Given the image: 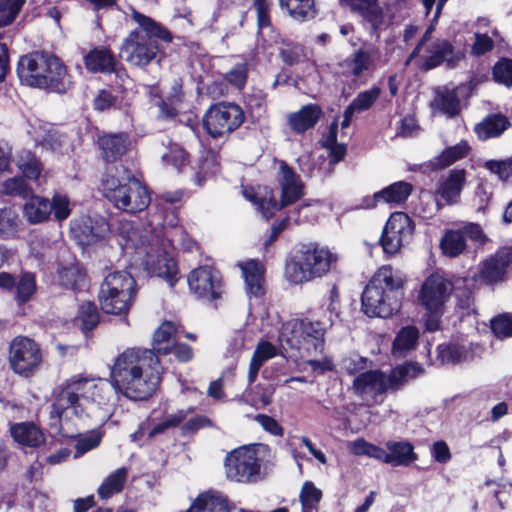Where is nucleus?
Segmentation results:
<instances>
[{"mask_svg": "<svg viewBox=\"0 0 512 512\" xmlns=\"http://www.w3.org/2000/svg\"><path fill=\"white\" fill-rule=\"evenodd\" d=\"M175 325L164 321L154 332L152 348H126L113 362L110 384L117 394L133 402L150 400L157 392L163 367L160 356L172 352Z\"/></svg>", "mask_w": 512, "mask_h": 512, "instance_id": "nucleus-1", "label": "nucleus"}, {"mask_svg": "<svg viewBox=\"0 0 512 512\" xmlns=\"http://www.w3.org/2000/svg\"><path fill=\"white\" fill-rule=\"evenodd\" d=\"M407 282V275L399 269L380 266L362 292L361 310L368 317H392L402 307Z\"/></svg>", "mask_w": 512, "mask_h": 512, "instance_id": "nucleus-2", "label": "nucleus"}, {"mask_svg": "<svg viewBox=\"0 0 512 512\" xmlns=\"http://www.w3.org/2000/svg\"><path fill=\"white\" fill-rule=\"evenodd\" d=\"M16 74L20 84L30 88L59 94L68 89L66 65L57 55L46 50H34L21 55Z\"/></svg>", "mask_w": 512, "mask_h": 512, "instance_id": "nucleus-3", "label": "nucleus"}, {"mask_svg": "<svg viewBox=\"0 0 512 512\" xmlns=\"http://www.w3.org/2000/svg\"><path fill=\"white\" fill-rule=\"evenodd\" d=\"M337 262V256L317 243L301 244L285 259L284 277L294 285L322 278Z\"/></svg>", "mask_w": 512, "mask_h": 512, "instance_id": "nucleus-4", "label": "nucleus"}, {"mask_svg": "<svg viewBox=\"0 0 512 512\" xmlns=\"http://www.w3.org/2000/svg\"><path fill=\"white\" fill-rule=\"evenodd\" d=\"M104 196L118 209L130 214L146 210L151 203L149 187L128 168L123 176L107 174L102 179Z\"/></svg>", "mask_w": 512, "mask_h": 512, "instance_id": "nucleus-5", "label": "nucleus"}, {"mask_svg": "<svg viewBox=\"0 0 512 512\" xmlns=\"http://www.w3.org/2000/svg\"><path fill=\"white\" fill-rule=\"evenodd\" d=\"M268 445L257 443L239 446L228 452L224 459V468L229 480H253L261 475L268 476L274 467L270 460L264 461L265 456H270Z\"/></svg>", "mask_w": 512, "mask_h": 512, "instance_id": "nucleus-6", "label": "nucleus"}, {"mask_svg": "<svg viewBox=\"0 0 512 512\" xmlns=\"http://www.w3.org/2000/svg\"><path fill=\"white\" fill-rule=\"evenodd\" d=\"M137 295V282L127 271H114L103 280L98 302L105 314L127 316Z\"/></svg>", "mask_w": 512, "mask_h": 512, "instance_id": "nucleus-7", "label": "nucleus"}, {"mask_svg": "<svg viewBox=\"0 0 512 512\" xmlns=\"http://www.w3.org/2000/svg\"><path fill=\"white\" fill-rule=\"evenodd\" d=\"M90 387L94 390L99 389L97 384L91 385L87 377L73 375L53 389L48 422L51 429L57 432L62 430V419L68 410H71L75 416L79 415L80 400L85 397Z\"/></svg>", "mask_w": 512, "mask_h": 512, "instance_id": "nucleus-8", "label": "nucleus"}, {"mask_svg": "<svg viewBox=\"0 0 512 512\" xmlns=\"http://www.w3.org/2000/svg\"><path fill=\"white\" fill-rule=\"evenodd\" d=\"M9 369L20 378L29 380L37 375L45 362L44 349L38 341L26 335H17L8 345Z\"/></svg>", "mask_w": 512, "mask_h": 512, "instance_id": "nucleus-9", "label": "nucleus"}, {"mask_svg": "<svg viewBox=\"0 0 512 512\" xmlns=\"http://www.w3.org/2000/svg\"><path fill=\"white\" fill-rule=\"evenodd\" d=\"M326 325L311 317L294 318L283 325L282 337L287 345L308 354L321 353L324 349Z\"/></svg>", "mask_w": 512, "mask_h": 512, "instance_id": "nucleus-10", "label": "nucleus"}, {"mask_svg": "<svg viewBox=\"0 0 512 512\" xmlns=\"http://www.w3.org/2000/svg\"><path fill=\"white\" fill-rule=\"evenodd\" d=\"M244 109L235 102L220 101L212 104L202 117V126L214 139L236 131L245 122Z\"/></svg>", "mask_w": 512, "mask_h": 512, "instance_id": "nucleus-11", "label": "nucleus"}, {"mask_svg": "<svg viewBox=\"0 0 512 512\" xmlns=\"http://www.w3.org/2000/svg\"><path fill=\"white\" fill-rule=\"evenodd\" d=\"M414 230L415 224L407 213H391L377 242L381 246L385 257L391 258L398 254L403 242L413 235Z\"/></svg>", "mask_w": 512, "mask_h": 512, "instance_id": "nucleus-12", "label": "nucleus"}, {"mask_svg": "<svg viewBox=\"0 0 512 512\" xmlns=\"http://www.w3.org/2000/svg\"><path fill=\"white\" fill-rule=\"evenodd\" d=\"M453 291V283L433 272L422 282L417 295V304L426 312L443 314L445 303Z\"/></svg>", "mask_w": 512, "mask_h": 512, "instance_id": "nucleus-13", "label": "nucleus"}, {"mask_svg": "<svg viewBox=\"0 0 512 512\" xmlns=\"http://www.w3.org/2000/svg\"><path fill=\"white\" fill-rule=\"evenodd\" d=\"M190 292L197 298L210 302L222 297L224 283L220 272L210 265H201L187 275Z\"/></svg>", "mask_w": 512, "mask_h": 512, "instance_id": "nucleus-14", "label": "nucleus"}, {"mask_svg": "<svg viewBox=\"0 0 512 512\" xmlns=\"http://www.w3.org/2000/svg\"><path fill=\"white\" fill-rule=\"evenodd\" d=\"M279 171L281 174V178L278 181L281 187L280 200L277 201L272 189L268 190L270 194V209L272 210L273 217L276 212L295 204L304 195V184L300 176L286 161L281 160L279 162Z\"/></svg>", "mask_w": 512, "mask_h": 512, "instance_id": "nucleus-15", "label": "nucleus"}, {"mask_svg": "<svg viewBox=\"0 0 512 512\" xmlns=\"http://www.w3.org/2000/svg\"><path fill=\"white\" fill-rule=\"evenodd\" d=\"M160 52V45L154 44L149 37L133 30L123 40L119 56L131 65L144 67L151 63Z\"/></svg>", "mask_w": 512, "mask_h": 512, "instance_id": "nucleus-16", "label": "nucleus"}, {"mask_svg": "<svg viewBox=\"0 0 512 512\" xmlns=\"http://www.w3.org/2000/svg\"><path fill=\"white\" fill-rule=\"evenodd\" d=\"M96 145L101 160L106 164H114L122 160L131 147V137L127 132L98 134Z\"/></svg>", "mask_w": 512, "mask_h": 512, "instance_id": "nucleus-17", "label": "nucleus"}, {"mask_svg": "<svg viewBox=\"0 0 512 512\" xmlns=\"http://www.w3.org/2000/svg\"><path fill=\"white\" fill-rule=\"evenodd\" d=\"M428 52L429 55L424 58L420 66L423 71L432 70L444 63L448 69H453L464 58V54L459 50L456 51L448 39L435 40Z\"/></svg>", "mask_w": 512, "mask_h": 512, "instance_id": "nucleus-18", "label": "nucleus"}, {"mask_svg": "<svg viewBox=\"0 0 512 512\" xmlns=\"http://www.w3.org/2000/svg\"><path fill=\"white\" fill-rule=\"evenodd\" d=\"M144 264L148 274L163 279L170 288H174L181 279L177 261L166 251L147 254Z\"/></svg>", "mask_w": 512, "mask_h": 512, "instance_id": "nucleus-19", "label": "nucleus"}, {"mask_svg": "<svg viewBox=\"0 0 512 512\" xmlns=\"http://www.w3.org/2000/svg\"><path fill=\"white\" fill-rule=\"evenodd\" d=\"M509 262L504 253H496L482 260L479 263L478 272L472 277L476 278V282L486 286H494L502 283L507 279V268Z\"/></svg>", "mask_w": 512, "mask_h": 512, "instance_id": "nucleus-20", "label": "nucleus"}, {"mask_svg": "<svg viewBox=\"0 0 512 512\" xmlns=\"http://www.w3.org/2000/svg\"><path fill=\"white\" fill-rule=\"evenodd\" d=\"M385 373L380 369H371L358 374L353 382L352 389L355 395L364 397L371 395L373 400L387 392L384 382Z\"/></svg>", "mask_w": 512, "mask_h": 512, "instance_id": "nucleus-21", "label": "nucleus"}, {"mask_svg": "<svg viewBox=\"0 0 512 512\" xmlns=\"http://www.w3.org/2000/svg\"><path fill=\"white\" fill-rule=\"evenodd\" d=\"M83 63L89 73L112 74L115 71L116 55L109 46L98 45L84 55Z\"/></svg>", "mask_w": 512, "mask_h": 512, "instance_id": "nucleus-22", "label": "nucleus"}, {"mask_svg": "<svg viewBox=\"0 0 512 512\" xmlns=\"http://www.w3.org/2000/svg\"><path fill=\"white\" fill-rule=\"evenodd\" d=\"M478 288L479 284L472 276L457 278L453 284L456 307L464 311L462 317L478 314L475 307V292Z\"/></svg>", "mask_w": 512, "mask_h": 512, "instance_id": "nucleus-23", "label": "nucleus"}, {"mask_svg": "<svg viewBox=\"0 0 512 512\" xmlns=\"http://www.w3.org/2000/svg\"><path fill=\"white\" fill-rule=\"evenodd\" d=\"M58 285L73 293L84 290L88 282L87 271L79 262L60 265L56 271Z\"/></svg>", "mask_w": 512, "mask_h": 512, "instance_id": "nucleus-24", "label": "nucleus"}, {"mask_svg": "<svg viewBox=\"0 0 512 512\" xmlns=\"http://www.w3.org/2000/svg\"><path fill=\"white\" fill-rule=\"evenodd\" d=\"M466 183V170L453 169L448 176L438 183L436 195L447 205L459 202L461 192Z\"/></svg>", "mask_w": 512, "mask_h": 512, "instance_id": "nucleus-25", "label": "nucleus"}, {"mask_svg": "<svg viewBox=\"0 0 512 512\" xmlns=\"http://www.w3.org/2000/svg\"><path fill=\"white\" fill-rule=\"evenodd\" d=\"M9 430L13 440L22 447L39 448L45 444V434L34 422L13 423Z\"/></svg>", "mask_w": 512, "mask_h": 512, "instance_id": "nucleus-26", "label": "nucleus"}, {"mask_svg": "<svg viewBox=\"0 0 512 512\" xmlns=\"http://www.w3.org/2000/svg\"><path fill=\"white\" fill-rule=\"evenodd\" d=\"M322 115L323 111L318 104L309 103L289 114L288 125L294 133L304 134L315 127Z\"/></svg>", "mask_w": 512, "mask_h": 512, "instance_id": "nucleus-27", "label": "nucleus"}, {"mask_svg": "<svg viewBox=\"0 0 512 512\" xmlns=\"http://www.w3.org/2000/svg\"><path fill=\"white\" fill-rule=\"evenodd\" d=\"M354 13L361 16L371 26V34H377L384 22L383 10L379 0H345Z\"/></svg>", "mask_w": 512, "mask_h": 512, "instance_id": "nucleus-28", "label": "nucleus"}, {"mask_svg": "<svg viewBox=\"0 0 512 512\" xmlns=\"http://www.w3.org/2000/svg\"><path fill=\"white\" fill-rule=\"evenodd\" d=\"M511 126L509 118L501 113H489L474 127V133L481 141L500 137Z\"/></svg>", "mask_w": 512, "mask_h": 512, "instance_id": "nucleus-29", "label": "nucleus"}, {"mask_svg": "<svg viewBox=\"0 0 512 512\" xmlns=\"http://www.w3.org/2000/svg\"><path fill=\"white\" fill-rule=\"evenodd\" d=\"M246 293L249 297L262 298L265 295V268L258 260H249L241 265Z\"/></svg>", "mask_w": 512, "mask_h": 512, "instance_id": "nucleus-30", "label": "nucleus"}, {"mask_svg": "<svg viewBox=\"0 0 512 512\" xmlns=\"http://www.w3.org/2000/svg\"><path fill=\"white\" fill-rule=\"evenodd\" d=\"M71 231L81 246H90L104 239L107 224L104 222L99 224L88 217L76 223Z\"/></svg>", "mask_w": 512, "mask_h": 512, "instance_id": "nucleus-31", "label": "nucleus"}, {"mask_svg": "<svg viewBox=\"0 0 512 512\" xmlns=\"http://www.w3.org/2000/svg\"><path fill=\"white\" fill-rule=\"evenodd\" d=\"M436 358L441 365H456L473 357L471 344L458 341L441 343L436 347Z\"/></svg>", "mask_w": 512, "mask_h": 512, "instance_id": "nucleus-32", "label": "nucleus"}, {"mask_svg": "<svg viewBox=\"0 0 512 512\" xmlns=\"http://www.w3.org/2000/svg\"><path fill=\"white\" fill-rule=\"evenodd\" d=\"M478 83L475 77H471L466 83L443 93L440 97L441 110L450 117L457 116L461 110L459 96H470Z\"/></svg>", "mask_w": 512, "mask_h": 512, "instance_id": "nucleus-33", "label": "nucleus"}, {"mask_svg": "<svg viewBox=\"0 0 512 512\" xmlns=\"http://www.w3.org/2000/svg\"><path fill=\"white\" fill-rule=\"evenodd\" d=\"M131 16L132 19L138 23L140 28L143 30L142 36L149 37V40H151L154 44H159V40L165 43H169L173 40L171 32L151 17L146 16L136 10L132 11Z\"/></svg>", "mask_w": 512, "mask_h": 512, "instance_id": "nucleus-34", "label": "nucleus"}, {"mask_svg": "<svg viewBox=\"0 0 512 512\" xmlns=\"http://www.w3.org/2000/svg\"><path fill=\"white\" fill-rule=\"evenodd\" d=\"M186 512H230L228 500L220 492L201 493Z\"/></svg>", "mask_w": 512, "mask_h": 512, "instance_id": "nucleus-35", "label": "nucleus"}, {"mask_svg": "<svg viewBox=\"0 0 512 512\" xmlns=\"http://www.w3.org/2000/svg\"><path fill=\"white\" fill-rule=\"evenodd\" d=\"M471 147L466 140H461L453 146L446 147L440 154L429 161V166L434 171L445 169L455 162L468 156Z\"/></svg>", "mask_w": 512, "mask_h": 512, "instance_id": "nucleus-36", "label": "nucleus"}, {"mask_svg": "<svg viewBox=\"0 0 512 512\" xmlns=\"http://www.w3.org/2000/svg\"><path fill=\"white\" fill-rule=\"evenodd\" d=\"M424 372L422 366L417 362L407 361L392 368L389 375H385L384 382L389 389L397 390L403 386L407 379H414Z\"/></svg>", "mask_w": 512, "mask_h": 512, "instance_id": "nucleus-37", "label": "nucleus"}, {"mask_svg": "<svg viewBox=\"0 0 512 512\" xmlns=\"http://www.w3.org/2000/svg\"><path fill=\"white\" fill-rule=\"evenodd\" d=\"M100 323V313L98 307L93 301H83L77 311L75 324L84 334L85 338H91L93 330Z\"/></svg>", "mask_w": 512, "mask_h": 512, "instance_id": "nucleus-38", "label": "nucleus"}, {"mask_svg": "<svg viewBox=\"0 0 512 512\" xmlns=\"http://www.w3.org/2000/svg\"><path fill=\"white\" fill-rule=\"evenodd\" d=\"M379 50L373 44L363 43L361 47L355 50L351 55L352 77L359 78L365 72L373 68L374 60L378 56Z\"/></svg>", "mask_w": 512, "mask_h": 512, "instance_id": "nucleus-39", "label": "nucleus"}, {"mask_svg": "<svg viewBox=\"0 0 512 512\" xmlns=\"http://www.w3.org/2000/svg\"><path fill=\"white\" fill-rule=\"evenodd\" d=\"M27 199L28 201L23 206V213L27 221L31 224L47 221L51 215L50 200L34 193Z\"/></svg>", "mask_w": 512, "mask_h": 512, "instance_id": "nucleus-40", "label": "nucleus"}, {"mask_svg": "<svg viewBox=\"0 0 512 512\" xmlns=\"http://www.w3.org/2000/svg\"><path fill=\"white\" fill-rule=\"evenodd\" d=\"M418 340L419 330L415 326L402 327L393 340L392 354L396 357H405L410 351L417 348Z\"/></svg>", "mask_w": 512, "mask_h": 512, "instance_id": "nucleus-41", "label": "nucleus"}, {"mask_svg": "<svg viewBox=\"0 0 512 512\" xmlns=\"http://www.w3.org/2000/svg\"><path fill=\"white\" fill-rule=\"evenodd\" d=\"M386 446L388 449V464L408 466L417 459L414 447L410 442L389 441Z\"/></svg>", "mask_w": 512, "mask_h": 512, "instance_id": "nucleus-42", "label": "nucleus"}, {"mask_svg": "<svg viewBox=\"0 0 512 512\" xmlns=\"http://www.w3.org/2000/svg\"><path fill=\"white\" fill-rule=\"evenodd\" d=\"M37 291L36 275L33 272H21L16 279L14 292V300L18 306L27 304Z\"/></svg>", "mask_w": 512, "mask_h": 512, "instance_id": "nucleus-43", "label": "nucleus"}, {"mask_svg": "<svg viewBox=\"0 0 512 512\" xmlns=\"http://www.w3.org/2000/svg\"><path fill=\"white\" fill-rule=\"evenodd\" d=\"M244 104L246 112L251 122L258 123L265 117L267 112V93L261 89H253L245 95Z\"/></svg>", "mask_w": 512, "mask_h": 512, "instance_id": "nucleus-44", "label": "nucleus"}, {"mask_svg": "<svg viewBox=\"0 0 512 512\" xmlns=\"http://www.w3.org/2000/svg\"><path fill=\"white\" fill-rule=\"evenodd\" d=\"M439 247L443 255L455 258L466 250L467 244L459 229H447L440 240Z\"/></svg>", "mask_w": 512, "mask_h": 512, "instance_id": "nucleus-45", "label": "nucleus"}, {"mask_svg": "<svg viewBox=\"0 0 512 512\" xmlns=\"http://www.w3.org/2000/svg\"><path fill=\"white\" fill-rule=\"evenodd\" d=\"M279 5L297 21L314 18L317 13L314 0H279Z\"/></svg>", "mask_w": 512, "mask_h": 512, "instance_id": "nucleus-46", "label": "nucleus"}, {"mask_svg": "<svg viewBox=\"0 0 512 512\" xmlns=\"http://www.w3.org/2000/svg\"><path fill=\"white\" fill-rule=\"evenodd\" d=\"M413 185L406 181H397L381 189L379 196L387 204H404L412 194Z\"/></svg>", "mask_w": 512, "mask_h": 512, "instance_id": "nucleus-47", "label": "nucleus"}, {"mask_svg": "<svg viewBox=\"0 0 512 512\" xmlns=\"http://www.w3.org/2000/svg\"><path fill=\"white\" fill-rule=\"evenodd\" d=\"M22 221L13 207L0 209V238L14 239L20 231Z\"/></svg>", "mask_w": 512, "mask_h": 512, "instance_id": "nucleus-48", "label": "nucleus"}, {"mask_svg": "<svg viewBox=\"0 0 512 512\" xmlns=\"http://www.w3.org/2000/svg\"><path fill=\"white\" fill-rule=\"evenodd\" d=\"M104 437V431L100 429H92L85 434H77L70 436L76 440L74 458H79L85 453L97 448Z\"/></svg>", "mask_w": 512, "mask_h": 512, "instance_id": "nucleus-49", "label": "nucleus"}, {"mask_svg": "<svg viewBox=\"0 0 512 512\" xmlns=\"http://www.w3.org/2000/svg\"><path fill=\"white\" fill-rule=\"evenodd\" d=\"M194 411V408H189L188 411L179 410L175 414H171L167 416L163 421L155 424L153 427H151V418H149V431H148V441H151L154 439L155 436L163 434L166 430L170 428H176L181 423L184 422V420L187 417L188 413H191Z\"/></svg>", "mask_w": 512, "mask_h": 512, "instance_id": "nucleus-50", "label": "nucleus"}, {"mask_svg": "<svg viewBox=\"0 0 512 512\" xmlns=\"http://www.w3.org/2000/svg\"><path fill=\"white\" fill-rule=\"evenodd\" d=\"M2 191L9 196H17L27 199L34 192L28 181L22 176L6 179L2 184Z\"/></svg>", "mask_w": 512, "mask_h": 512, "instance_id": "nucleus-51", "label": "nucleus"}, {"mask_svg": "<svg viewBox=\"0 0 512 512\" xmlns=\"http://www.w3.org/2000/svg\"><path fill=\"white\" fill-rule=\"evenodd\" d=\"M492 79L505 87H512V59L500 57L492 67Z\"/></svg>", "mask_w": 512, "mask_h": 512, "instance_id": "nucleus-52", "label": "nucleus"}, {"mask_svg": "<svg viewBox=\"0 0 512 512\" xmlns=\"http://www.w3.org/2000/svg\"><path fill=\"white\" fill-rule=\"evenodd\" d=\"M18 169L26 180L37 181L41 175L43 166L41 161L32 152H27L18 163Z\"/></svg>", "mask_w": 512, "mask_h": 512, "instance_id": "nucleus-53", "label": "nucleus"}, {"mask_svg": "<svg viewBox=\"0 0 512 512\" xmlns=\"http://www.w3.org/2000/svg\"><path fill=\"white\" fill-rule=\"evenodd\" d=\"M353 452L356 455H366L388 464V451L380 446L367 442L363 438H359L353 442Z\"/></svg>", "mask_w": 512, "mask_h": 512, "instance_id": "nucleus-54", "label": "nucleus"}, {"mask_svg": "<svg viewBox=\"0 0 512 512\" xmlns=\"http://www.w3.org/2000/svg\"><path fill=\"white\" fill-rule=\"evenodd\" d=\"M322 497V492L316 488L311 482H306L300 493V501L302 503V512H313Z\"/></svg>", "mask_w": 512, "mask_h": 512, "instance_id": "nucleus-55", "label": "nucleus"}, {"mask_svg": "<svg viewBox=\"0 0 512 512\" xmlns=\"http://www.w3.org/2000/svg\"><path fill=\"white\" fill-rule=\"evenodd\" d=\"M490 329L498 339L512 337V314L502 313L490 320Z\"/></svg>", "mask_w": 512, "mask_h": 512, "instance_id": "nucleus-56", "label": "nucleus"}, {"mask_svg": "<svg viewBox=\"0 0 512 512\" xmlns=\"http://www.w3.org/2000/svg\"><path fill=\"white\" fill-rule=\"evenodd\" d=\"M174 98H177L178 101H181L180 84H176L173 86V93L167 99H162L160 97V101L157 103L160 117H162L165 120H173L178 115V110L173 103Z\"/></svg>", "mask_w": 512, "mask_h": 512, "instance_id": "nucleus-57", "label": "nucleus"}, {"mask_svg": "<svg viewBox=\"0 0 512 512\" xmlns=\"http://www.w3.org/2000/svg\"><path fill=\"white\" fill-rule=\"evenodd\" d=\"M483 167L504 182H512V156L506 160H487Z\"/></svg>", "mask_w": 512, "mask_h": 512, "instance_id": "nucleus-58", "label": "nucleus"}, {"mask_svg": "<svg viewBox=\"0 0 512 512\" xmlns=\"http://www.w3.org/2000/svg\"><path fill=\"white\" fill-rule=\"evenodd\" d=\"M51 214L56 221L66 220L72 212L70 200L67 195L55 193L50 201Z\"/></svg>", "mask_w": 512, "mask_h": 512, "instance_id": "nucleus-59", "label": "nucleus"}, {"mask_svg": "<svg viewBox=\"0 0 512 512\" xmlns=\"http://www.w3.org/2000/svg\"><path fill=\"white\" fill-rule=\"evenodd\" d=\"M268 190L269 189L266 188V193L262 196L258 195L252 188L244 191L245 198L256 206L257 210L266 220L273 217L272 210L270 209V194Z\"/></svg>", "mask_w": 512, "mask_h": 512, "instance_id": "nucleus-60", "label": "nucleus"}, {"mask_svg": "<svg viewBox=\"0 0 512 512\" xmlns=\"http://www.w3.org/2000/svg\"><path fill=\"white\" fill-rule=\"evenodd\" d=\"M253 8L257 16L258 32L272 26L271 9L273 3L271 0H253Z\"/></svg>", "mask_w": 512, "mask_h": 512, "instance_id": "nucleus-61", "label": "nucleus"}, {"mask_svg": "<svg viewBox=\"0 0 512 512\" xmlns=\"http://www.w3.org/2000/svg\"><path fill=\"white\" fill-rule=\"evenodd\" d=\"M224 79L233 87L242 90L248 79V67L246 63L235 64L230 71L224 75Z\"/></svg>", "mask_w": 512, "mask_h": 512, "instance_id": "nucleus-62", "label": "nucleus"}, {"mask_svg": "<svg viewBox=\"0 0 512 512\" xmlns=\"http://www.w3.org/2000/svg\"><path fill=\"white\" fill-rule=\"evenodd\" d=\"M381 89L373 86L369 90L360 92L353 100L352 104L358 109V112L369 110L378 100Z\"/></svg>", "mask_w": 512, "mask_h": 512, "instance_id": "nucleus-63", "label": "nucleus"}, {"mask_svg": "<svg viewBox=\"0 0 512 512\" xmlns=\"http://www.w3.org/2000/svg\"><path fill=\"white\" fill-rule=\"evenodd\" d=\"M26 0H0V13H6L0 26L10 25L18 16Z\"/></svg>", "mask_w": 512, "mask_h": 512, "instance_id": "nucleus-64", "label": "nucleus"}]
</instances>
